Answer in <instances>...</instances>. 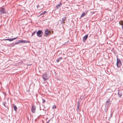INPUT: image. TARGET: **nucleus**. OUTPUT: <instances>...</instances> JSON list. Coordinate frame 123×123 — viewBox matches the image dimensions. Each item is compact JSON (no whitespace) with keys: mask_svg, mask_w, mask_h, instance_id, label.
<instances>
[{"mask_svg":"<svg viewBox=\"0 0 123 123\" xmlns=\"http://www.w3.org/2000/svg\"><path fill=\"white\" fill-rule=\"evenodd\" d=\"M111 101L110 100V99L106 101V103L105 104V106L106 107H108L110 106L111 104Z\"/></svg>","mask_w":123,"mask_h":123,"instance_id":"obj_1","label":"nucleus"},{"mask_svg":"<svg viewBox=\"0 0 123 123\" xmlns=\"http://www.w3.org/2000/svg\"><path fill=\"white\" fill-rule=\"evenodd\" d=\"M43 32L41 30H39L38 31L37 33V36L40 37H42L43 35Z\"/></svg>","mask_w":123,"mask_h":123,"instance_id":"obj_2","label":"nucleus"},{"mask_svg":"<svg viewBox=\"0 0 123 123\" xmlns=\"http://www.w3.org/2000/svg\"><path fill=\"white\" fill-rule=\"evenodd\" d=\"M121 62L120 60L117 58V67L119 68L121 67Z\"/></svg>","mask_w":123,"mask_h":123,"instance_id":"obj_3","label":"nucleus"},{"mask_svg":"<svg viewBox=\"0 0 123 123\" xmlns=\"http://www.w3.org/2000/svg\"><path fill=\"white\" fill-rule=\"evenodd\" d=\"M42 77L44 81L46 80H47L48 79V78L47 74L46 73L44 74L43 75Z\"/></svg>","mask_w":123,"mask_h":123,"instance_id":"obj_4","label":"nucleus"},{"mask_svg":"<svg viewBox=\"0 0 123 123\" xmlns=\"http://www.w3.org/2000/svg\"><path fill=\"white\" fill-rule=\"evenodd\" d=\"M36 107L35 106L33 105L32 106L31 111L33 113H35V112Z\"/></svg>","mask_w":123,"mask_h":123,"instance_id":"obj_5","label":"nucleus"},{"mask_svg":"<svg viewBox=\"0 0 123 123\" xmlns=\"http://www.w3.org/2000/svg\"><path fill=\"white\" fill-rule=\"evenodd\" d=\"M5 12V10L4 8H2L0 9V15L4 13Z\"/></svg>","mask_w":123,"mask_h":123,"instance_id":"obj_6","label":"nucleus"},{"mask_svg":"<svg viewBox=\"0 0 123 123\" xmlns=\"http://www.w3.org/2000/svg\"><path fill=\"white\" fill-rule=\"evenodd\" d=\"M45 33L46 35H50L51 31H49L48 29H46L45 31Z\"/></svg>","mask_w":123,"mask_h":123,"instance_id":"obj_7","label":"nucleus"},{"mask_svg":"<svg viewBox=\"0 0 123 123\" xmlns=\"http://www.w3.org/2000/svg\"><path fill=\"white\" fill-rule=\"evenodd\" d=\"M88 37V36L87 35H86L84 36V37H83V41L84 42H85L86 40Z\"/></svg>","mask_w":123,"mask_h":123,"instance_id":"obj_8","label":"nucleus"},{"mask_svg":"<svg viewBox=\"0 0 123 123\" xmlns=\"http://www.w3.org/2000/svg\"><path fill=\"white\" fill-rule=\"evenodd\" d=\"M62 5V4L61 2H60L59 4H57L56 6V8L57 9H59L60 6Z\"/></svg>","mask_w":123,"mask_h":123,"instance_id":"obj_9","label":"nucleus"},{"mask_svg":"<svg viewBox=\"0 0 123 123\" xmlns=\"http://www.w3.org/2000/svg\"><path fill=\"white\" fill-rule=\"evenodd\" d=\"M62 59V57H59L56 60V62H58L61 60Z\"/></svg>","mask_w":123,"mask_h":123,"instance_id":"obj_10","label":"nucleus"},{"mask_svg":"<svg viewBox=\"0 0 123 123\" xmlns=\"http://www.w3.org/2000/svg\"><path fill=\"white\" fill-rule=\"evenodd\" d=\"M66 18L65 17H64L62 19V24L64 23H65V21L66 20Z\"/></svg>","mask_w":123,"mask_h":123,"instance_id":"obj_11","label":"nucleus"},{"mask_svg":"<svg viewBox=\"0 0 123 123\" xmlns=\"http://www.w3.org/2000/svg\"><path fill=\"white\" fill-rule=\"evenodd\" d=\"M13 107L14 110L16 111H17V108L16 106L15 105H14L13 106Z\"/></svg>","mask_w":123,"mask_h":123,"instance_id":"obj_12","label":"nucleus"},{"mask_svg":"<svg viewBox=\"0 0 123 123\" xmlns=\"http://www.w3.org/2000/svg\"><path fill=\"white\" fill-rule=\"evenodd\" d=\"M86 14H85V12L82 13L81 15V17L82 18Z\"/></svg>","mask_w":123,"mask_h":123,"instance_id":"obj_13","label":"nucleus"},{"mask_svg":"<svg viewBox=\"0 0 123 123\" xmlns=\"http://www.w3.org/2000/svg\"><path fill=\"white\" fill-rule=\"evenodd\" d=\"M118 96L120 98L122 96V94L120 93L119 92H118Z\"/></svg>","mask_w":123,"mask_h":123,"instance_id":"obj_14","label":"nucleus"},{"mask_svg":"<svg viewBox=\"0 0 123 123\" xmlns=\"http://www.w3.org/2000/svg\"><path fill=\"white\" fill-rule=\"evenodd\" d=\"M46 12H46V11H44L43 12V13H41L40 14V15H44Z\"/></svg>","mask_w":123,"mask_h":123,"instance_id":"obj_15","label":"nucleus"},{"mask_svg":"<svg viewBox=\"0 0 123 123\" xmlns=\"http://www.w3.org/2000/svg\"><path fill=\"white\" fill-rule=\"evenodd\" d=\"M26 42L25 40H21V43H26Z\"/></svg>","mask_w":123,"mask_h":123,"instance_id":"obj_16","label":"nucleus"},{"mask_svg":"<svg viewBox=\"0 0 123 123\" xmlns=\"http://www.w3.org/2000/svg\"><path fill=\"white\" fill-rule=\"evenodd\" d=\"M80 105H79V104L78 103L77 105V108L78 109H79V108H80Z\"/></svg>","mask_w":123,"mask_h":123,"instance_id":"obj_17","label":"nucleus"},{"mask_svg":"<svg viewBox=\"0 0 123 123\" xmlns=\"http://www.w3.org/2000/svg\"><path fill=\"white\" fill-rule=\"evenodd\" d=\"M36 33V31H35L32 34V35H31V36H33V35H35V33Z\"/></svg>","mask_w":123,"mask_h":123,"instance_id":"obj_18","label":"nucleus"},{"mask_svg":"<svg viewBox=\"0 0 123 123\" xmlns=\"http://www.w3.org/2000/svg\"><path fill=\"white\" fill-rule=\"evenodd\" d=\"M56 107V106L55 105H53L52 106L53 109L55 108Z\"/></svg>","mask_w":123,"mask_h":123,"instance_id":"obj_19","label":"nucleus"},{"mask_svg":"<svg viewBox=\"0 0 123 123\" xmlns=\"http://www.w3.org/2000/svg\"><path fill=\"white\" fill-rule=\"evenodd\" d=\"M9 41H11L13 40V39L12 38L9 39Z\"/></svg>","mask_w":123,"mask_h":123,"instance_id":"obj_20","label":"nucleus"},{"mask_svg":"<svg viewBox=\"0 0 123 123\" xmlns=\"http://www.w3.org/2000/svg\"><path fill=\"white\" fill-rule=\"evenodd\" d=\"M42 100H43V101H42L43 103H44L45 102V100H44L43 99H42Z\"/></svg>","mask_w":123,"mask_h":123,"instance_id":"obj_21","label":"nucleus"},{"mask_svg":"<svg viewBox=\"0 0 123 123\" xmlns=\"http://www.w3.org/2000/svg\"><path fill=\"white\" fill-rule=\"evenodd\" d=\"M18 38V37H16L14 38H12V39H13V40L17 39Z\"/></svg>","mask_w":123,"mask_h":123,"instance_id":"obj_22","label":"nucleus"},{"mask_svg":"<svg viewBox=\"0 0 123 123\" xmlns=\"http://www.w3.org/2000/svg\"><path fill=\"white\" fill-rule=\"evenodd\" d=\"M18 41V43H21V40H19Z\"/></svg>","mask_w":123,"mask_h":123,"instance_id":"obj_23","label":"nucleus"},{"mask_svg":"<svg viewBox=\"0 0 123 123\" xmlns=\"http://www.w3.org/2000/svg\"><path fill=\"white\" fill-rule=\"evenodd\" d=\"M18 43H18V42H17L15 43V44H14V45H16V44H18Z\"/></svg>","mask_w":123,"mask_h":123,"instance_id":"obj_24","label":"nucleus"},{"mask_svg":"<svg viewBox=\"0 0 123 123\" xmlns=\"http://www.w3.org/2000/svg\"><path fill=\"white\" fill-rule=\"evenodd\" d=\"M9 39H4L3 40H8L9 41Z\"/></svg>","mask_w":123,"mask_h":123,"instance_id":"obj_25","label":"nucleus"},{"mask_svg":"<svg viewBox=\"0 0 123 123\" xmlns=\"http://www.w3.org/2000/svg\"><path fill=\"white\" fill-rule=\"evenodd\" d=\"M112 113H111V114L110 117H112Z\"/></svg>","mask_w":123,"mask_h":123,"instance_id":"obj_26","label":"nucleus"},{"mask_svg":"<svg viewBox=\"0 0 123 123\" xmlns=\"http://www.w3.org/2000/svg\"><path fill=\"white\" fill-rule=\"evenodd\" d=\"M26 41V43H29L30 42L29 41Z\"/></svg>","mask_w":123,"mask_h":123,"instance_id":"obj_27","label":"nucleus"},{"mask_svg":"<svg viewBox=\"0 0 123 123\" xmlns=\"http://www.w3.org/2000/svg\"><path fill=\"white\" fill-rule=\"evenodd\" d=\"M39 6V5H37V8H38Z\"/></svg>","mask_w":123,"mask_h":123,"instance_id":"obj_28","label":"nucleus"},{"mask_svg":"<svg viewBox=\"0 0 123 123\" xmlns=\"http://www.w3.org/2000/svg\"><path fill=\"white\" fill-rule=\"evenodd\" d=\"M49 121H50V120H49L46 123H49Z\"/></svg>","mask_w":123,"mask_h":123,"instance_id":"obj_29","label":"nucleus"},{"mask_svg":"<svg viewBox=\"0 0 123 123\" xmlns=\"http://www.w3.org/2000/svg\"><path fill=\"white\" fill-rule=\"evenodd\" d=\"M122 29L123 30V25H122Z\"/></svg>","mask_w":123,"mask_h":123,"instance_id":"obj_30","label":"nucleus"},{"mask_svg":"<svg viewBox=\"0 0 123 123\" xmlns=\"http://www.w3.org/2000/svg\"><path fill=\"white\" fill-rule=\"evenodd\" d=\"M3 104V105H4V106H5V105L4 104H4Z\"/></svg>","mask_w":123,"mask_h":123,"instance_id":"obj_31","label":"nucleus"}]
</instances>
